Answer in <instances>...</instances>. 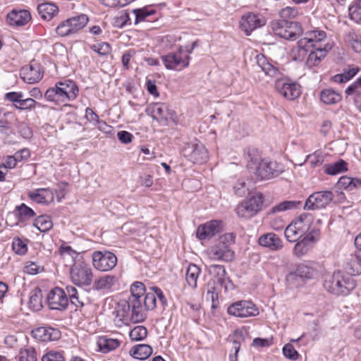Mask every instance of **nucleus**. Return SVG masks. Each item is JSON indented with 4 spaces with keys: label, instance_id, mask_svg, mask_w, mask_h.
<instances>
[{
    "label": "nucleus",
    "instance_id": "nucleus-1",
    "mask_svg": "<svg viewBox=\"0 0 361 361\" xmlns=\"http://www.w3.org/2000/svg\"><path fill=\"white\" fill-rule=\"evenodd\" d=\"M248 170L259 180H269L279 176L284 171L282 165L269 159H262L255 149L247 152Z\"/></svg>",
    "mask_w": 361,
    "mask_h": 361
},
{
    "label": "nucleus",
    "instance_id": "nucleus-2",
    "mask_svg": "<svg viewBox=\"0 0 361 361\" xmlns=\"http://www.w3.org/2000/svg\"><path fill=\"white\" fill-rule=\"evenodd\" d=\"M79 90L75 82L65 80L56 83L55 86L47 90L44 98L56 105L66 104L74 100L78 95Z\"/></svg>",
    "mask_w": 361,
    "mask_h": 361
},
{
    "label": "nucleus",
    "instance_id": "nucleus-3",
    "mask_svg": "<svg viewBox=\"0 0 361 361\" xmlns=\"http://www.w3.org/2000/svg\"><path fill=\"white\" fill-rule=\"evenodd\" d=\"M118 313L123 320L133 323H140L146 319V312L142 304V299L128 298L118 302Z\"/></svg>",
    "mask_w": 361,
    "mask_h": 361
},
{
    "label": "nucleus",
    "instance_id": "nucleus-4",
    "mask_svg": "<svg viewBox=\"0 0 361 361\" xmlns=\"http://www.w3.org/2000/svg\"><path fill=\"white\" fill-rule=\"evenodd\" d=\"M356 286L353 279L341 271L334 272L327 276L324 282V288L330 293L336 295H347Z\"/></svg>",
    "mask_w": 361,
    "mask_h": 361
},
{
    "label": "nucleus",
    "instance_id": "nucleus-5",
    "mask_svg": "<svg viewBox=\"0 0 361 361\" xmlns=\"http://www.w3.org/2000/svg\"><path fill=\"white\" fill-rule=\"evenodd\" d=\"M270 27L276 35L288 40H295L303 32L299 23L285 19L273 20Z\"/></svg>",
    "mask_w": 361,
    "mask_h": 361
},
{
    "label": "nucleus",
    "instance_id": "nucleus-6",
    "mask_svg": "<svg viewBox=\"0 0 361 361\" xmlns=\"http://www.w3.org/2000/svg\"><path fill=\"white\" fill-rule=\"evenodd\" d=\"M263 202L262 193L257 192L237 206L236 214L240 218L250 219L262 209Z\"/></svg>",
    "mask_w": 361,
    "mask_h": 361
},
{
    "label": "nucleus",
    "instance_id": "nucleus-7",
    "mask_svg": "<svg viewBox=\"0 0 361 361\" xmlns=\"http://www.w3.org/2000/svg\"><path fill=\"white\" fill-rule=\"evenodd\" d=\"M210 269H213L216 276L207 283L206 295H209L212 293H219V286L224 288L226 291L233 288V284L226 277V271L224 266L214 264L212 265Z\"/></svg>",
    "mask_w": 361,
    "mask_h": 361
},
{
    "label": "nucleus",
    "instance_id": "nucleus-8",
    "mask_svg": "<svg viewBox=\"0 0 361 361\" xmlns=\"http://www.w3.org/2000/svg\"><path fill=\"white\" fill-rule=\"evenodd\" d=\"M71 279L77 286H89L92 281L93 274L90 265L84 262H75L71 269Z\"/></svg>",
    "mask_w": 361,
    "mask_h": 361
},
{
    "label": "nucleus",
    "instance_id": "nucleus-9",
    "mask_svg": "<svg viewBox=\"0 0 361 361\" xmlns=\"http://www.w3.org/2000/svg\"><path fill=\"white\" fill-rule=\"evenodd\" d=\"M227 313L236 317L245 318L257 316L259 312L252 301L240 300L229 305L227 308Z\"/></svg>",
    "mask_w": 361,
    "mask_h": 361
},
{
    "label": "nucleus",
    "instance_id": "nucleus-10",
    "mask_svg": "<svg viewBox=\"0 0 361 361\" xmlns=\"http://www.w3.org/2000/svg\"><path fill=\"white\" fill-rule=\"evenodd\" d=\"M92 263L96 269L108 271L116 267L117 257L109 251H95L92 253Z\"/></svg>",
    "mask_w": 361,
    "mask_h": 361
},
{
    "label": "nucleus",
    "instance_id": "nucleus-11",
    "mask_svg": "<svg viewBox=\"0 0 361 361\" xmlns=\"http://www.w3.org/2000/svg\"><path fill=\"white\" fill-rule=\"evenodd\" d=\"M161 59L167 69L181 71L189 66L190 57L188 54L178 51L164 55Z\"/></svg>",
    "mask_w": 361,
    "mask_h": 361
},
{
    "label": "nucleus",
    "instance_id": "nucleus-12",
    "mask_svg": "<svg viewBox=\"0 0 361 361\" xmlns=\"http://www.w3.org/2000/svg\"><path fill=\"white\" fill-rule=\"evenodd\" d=\"M334 195L331 191H319L310 195L306 200L304 209L314 210L325 208L333 200Z\"/></svg>",
    "mask_w": 361,
    "mask_h": 361
},
{
    "label": "nucleus",
    "instance_id": "nucleus-13",
    "mask_svg": "<svg viewBox=\"0 0 361 361\" xmlns=\"http://www.w3.org/2000/svg\"><path fill=\"white\" fill-rule=\"evenodd\" d=\"M47 303L51 310L63 311L68 305V298L66 293L61 288L56 287L48 294Z\"/></svg>",
    "mask_w": 361,
    "mask_h": 361
},
{
    "label": "nucleus",
    "instance_id": "nucleus-14",
    "mask_svg": "<svg viewBox=\"0 0 361 361\" xmlns=\"http://www.w3.org/2000/svg\"><path fill=\"white\" fill-rule=\"evenodd\" d=\"M184 155L195 164H202L208 159V152L202 144H190L183 149Z\"/></svg>",
    "mask_w": 361,
    "mask_h": 361
},
{
    "label": "nucleus",
    "instance_id": "nucleus-15",
    "mask_svg": "<svg viewBox=\"0 0 361 361\" xmlns=\"http://www.w3.org/2000/svg\"><path fill=\"white\" fill-rule=\"evenodd\" d=\"M264 25H265L264 19L259 18L258 15L253 13H247L243 15L240 20V28L247 36L253 30Z\"/></svg>",
    "mask_w": 361,
    "mask_h": 361
},
{
    "label": "nucleus",
    "instance_id": "nucleus-16",
    "mask_svg": "<svg viewBox=\"0 0 361 361\" xmlns=\"http://www.w3.org/2000/svg\"><path fill=\"white\" fill-rule=\"evenodd\" d=\"M221 229V221L212 220L198 226L197 229V237L201 240L209 239L219 233Z\"/></svg>",
    "mask_w": 361,
    "mask_h": 361
},
{
    "label": "nucleus",
    "instance_id": "nucleus-17",
    "mask_svg": "<svg viewBox=\"0 0 361 361\" xmlns=\"http://www.w3.org/2000/svg\"><path fill=\"white\" fill-rule=\"evenodd\" d=\"M319 238V231H312L297 242L293 249L294 255L299 257L306 255L312 248V243Z\"/></svg>",
    "mask_w": 361,
    "mask_h": 361
},
{
    "label": "nucleus",
    "instance_id": "nucleus-18",
    "mask_svg": "<svg viewBox=\"0 0 361 361\" xmlns=\"http://www.w3.org/2000/svg\"><path fill=\"white\" fill-rule=\"evenodd\" d=\"M276 89L285 98L293 100L301 94L300 86L294 82H288L284 80H279L276 82Z\"/></svg>",
    "mask_w": 361,
    "mask_h": 361
},
{
    "label": "nucleus",
    "instance_id": "nucleus-19",
    "mask_svg": "<svg viewBox=\"0 0 361 361\" xmlns=\"http://www.w3.org/2000/svg\"><path fill=\"white\" fill-rule=\"evenodd\" d=\"M20 78L24 82L34 84L39 82L43 77V72L38 63H32L23 67L20 72Z\"/></svg>",
    "mask_w": 361,
    "mask_h": 361
},
{
    "label": "nucleus",
    "instance_id": "nucleus-20",
    "mask_svg": "<svg viewBox=\"0 0 361 361\" xmlns=\"http://www.w3.org/2000/svg\"><path fill=\"white\" fill-rule=\"evenodd\" d=\"M210 258L214 260L231 262L234 259V252L231 247L217 243L209 249Z\"/></svg>",
    "mask_w": 361,
    "mask_h": 361
},
{
    "label": "nucleus",
    "instance_id": "nucleus-21",
    "mask_svg": "<svg viewBox=\"0 0 361 361\" xmlns=\"http://www.w3.org/2000/svg\"><path fill=\"white\" fill-rule=\"evenodd\" d=\"M33 336L39 341L47 342L56 341L61 336L60 331L51 326H41L32 331Z\"/></svg>",
    "mask_w": 361,
    "mask_h": 361
},
{
    "label": "nucleus",
    "instance_id": "nucleus-22",
    "mask_svg": "<svg viewBox=\"0 0 361 361\" xmlns=\"http://www.w3.org/2000/svg\"><path fill=\"white\" fill-rule=\"evenodd\" d=\"M319 264L314 262L302 263L297 267L296 273L300 279H312L319 275Z\"/></svg>",
    "mask_w": 361,
    "mask_h": 361
},
{
    "label": "nucleus",
    "instance_id": "nucleus-23",
    "mask_svg": "<svg viewBox=\"0 0 361 361\" xmlns=\"http://www.w3.org/2000/svg\"><path fill=\"white\" fill-rule=\"evenodd\" d=\"M261 246L269 248L271 251L279 250L283 247L282 240L274 233H268L261 235L258 240Z\"/></svg>",
    "mask_w": 361,
    "mask_h": 361
},
{
    "label": "nucleus",
    "instance_id": "nucleus-24",
    "mask_svg": "<svg viewBox=\"0 0 361 361\" xmlns=\"http://www.w3.org/2000/svg\"><path fill=\"white\" fill-rule=\"evenodd\" d=\"M331 48V47L326 45L324 48L310 49V54L306 61V66L310 68L318 66Z\"/></svg>",
    "mask_w": 361,
    "mask_h": 361
},
{
    "label": "nucleus",
    "instance_id": "nucleus-25",
    "mask_svg": "<svg viewBox=\"0 0 361 361\" xmlns=\"http://www.w3.org/2000/svg\"><path fill=\"white\" fill-rule=\"evenodd\" d=\"M168 111V106L164 103H155L146 109L147 115L158 121H166L169 115Z\"/></svg>",
    "mask_w": 361,
    "mask_h": 361
},
{
    "label": "nucleus",
    "instance_id": "nucleus-26",
    "mask_svg": "<svg viewBox=\"0 0 361 361\" xmlns=\"http://www.w3.org/2000/svg\"><path fill=\"white\" fill-rule=\"evenodd\" d=\"M7 19L10 25L21 26L25 25L31 19V16L26 10L12 11L7 15Z\"/></svg>",
    "mask_w": 361,
    "mask_h": 361
},
{
    "label": "nucleus",
    "instance_id": "nucleus-27",
    "mask_svg": "<svg viewBox=\"0 0 361 361\" xmlns=\"http://www.w3.org/2000/svg\"><path fill=\"white\" fill-rule=\"evenodd\" d=\"M309 51H310V48L308 44V40L300 39L298 42L297 46L291 50L290 56L294 61H302Z\"/></svg>",
    "mask_w": 361,
    "mask_h": 361
},
{
    "label": "nucleus",
    "instance_id": "nucleus-28",
    "mask_svg": "<svg viewBox=\"0 0 361 361\" xmlns=\"http://www.w3.org/2000/svg\"><path fill=\"white\" fill-rule=\"evenodd\" d=\"M121 345V341L116 338H111L107 336L99 337L97 345L99 350L104 353H108L116 349Z\"/></svg>",
    "mask_w": 361,
    "mask_h": 361
},
{
    "label": "nucleus",
    "instance_id": "nucleus-29",
    "mask_svg": "<svg viewBox=\"0 0 361 361\" xmlns=\"http://www.w3.org/2000/svg\"><path fill=\"white\" fill-rule=\"evenodd\" d=\"M37 11L42 18L50 20L58 13L59 8L55 4L46 2L39 4Z\"/></svg>",
    "mask_w": 361,
    "mask_h": 361
},
{
    "label": "nucleus",
    "instance_id": "nucleus-30",
    "mask_svg": "<svg viewBox=\"0 0 361 361\" xmlns=\"http://www.w3.org/2000/svg\"><path fill=\"white\" fill-rule=\"evenodd\" d=\"M312 216L310 214L304 213L302 214L297 219L291 222L293 225L295 226V228L300 231V233L305 235L309 232L310 226L312 224Z\"/></svg>",
    "mask_w": 361,
    "mask_h": 361
},
{
    "label": "nucleus",
    "instance_id": "nucleus-31",
    "mask_svg": "<svg viewBox=\"0 0 361 361\" xmlns=\"http://www.w3.org/2000/svg\"><path fill=\"white\" fill-rule=\"evenodd\" d=\"M130 353L134 358L144 360L152 355V348L147 344H139L133 346Z\"/></svg>",
    "mask_w": 361,
    "mask_h": 361
},
{
    "label": "nucleus",
    "instance_id": "nucleus-32",
    "mask_svg": "<svg viewBox=\"0 0 361 361\" xmlns=\"http://www.w3.org/2000/svg\"><path fill=\"white\" fill-rule=\"evenodd\" d=\"M341 94L333 89H325L320 92L321 101L327 105H333L341 101Z\"/></svg>",
    "mask_w": 361,
    "mask_h": 361
},
{
    "label": "nucleus",
    "instance_id": "nucleus-33",
    "mask_svg": "<svg viewBox=\"0 0 361 361\" xmlns=\"http://www.w3.org/2000/svg\"><path fill=\"white\" fill-rule=\"evenodd\" d=\"M338 187L340 188L353 191L355 189L361 186V180L356 178H351L348 176H342L339 178L337 183Z\"/></svg>",
    "mask_w": 361,
    "mask_h": 361
},
{
    "label": "nucleus",
    "instance_id": "nucleus-34",
    "mask_svg": "<svg viewBox=\"0 0 361 361\" xmlns=\"http://www.w3.org/2000/svg\"><path fill=\"white\" fill-rule=\"evenodd\" d=\"M117 278L112 275H105L95 280L94 288L95 290H104L111 288L117 282Z\"/></svg>",
    "mask_w": 361,
    "mask_h": 361
},
{
    "label": "nucleus",
    "instance_id": "nucleus-35",
    "mask_svg": "<svg viewBox=\"0 0 361 361\" xmlns=\"http://www.w3.org/2000/svg\"><path fill=\"white\" fill-rule=\"evenodd\" d=\"M200 272V269L196 264H190L188 265L185 274V279L188 284L191 288H197V281Z\"/></svg>",
    "mask_w": 361,
    "mask_h": 361
},
{
    "label": "nucleus",
    "instance_id": "nucleus-36",
    "mask_svg": "<svg viewBox=\"0 0 361 361\" xmlns=\"http://www.w3.org/2000/svg\"><path fill=\"white\" fill-rule=\"evenodd\" d=\"M302 205V202L295 200H286L279 203L278 204L273 207L269 212V214H276L278 212H282L290 209L298 208Z\"/></svg>",
    "mask_w": 361,
    "mask_h": 361
},
{
    "label": "nucleus",
    "instance_id": "nucleus-37",
    "mask_svg": "<svg viewBox=\"0 0 361 361\" xmlns=\"http://www.w3.org/2000/svg\"><path fill=\"white\" fill-rule=\"evenodd\" d=\"M29 307L33 311H39L42 307V293L39 288L32 290L30 293Z\"/></svg>",
    "mask_w": 361,
    "mask_h": 361
},
{
    "label": "nucleus",
    "instance_id": "nucleus-38",
    "mask_svg": "<svg viewBox=\"0 0 361 361\" xmlns=\"http://www.w3.org/2000/svg\"><path fill=\"white\" fill-rule=\"evenodd\" d=\"M348 164L343 159L325 166V172L327 174L334 176L338 173L346 171L348 170Z\"/></svg>",
    "mask_w": 361,
    "mask_h": 361
},
{
    "label": "nucleus",
    "instance_id": "nucleus-39",
    "mask_svg": "<svg viewBox=\"0 0 361 361\" xmlns=\"http://www.w3.org/2000/svg\"><path fill=\"white\" fill-rule=\"evenodd\" d=\"M33 226L36 227L38 231L43 233L49 231L52 228L53 224L49 216L42 215L35 219Z\"/></svg>",
    "mask_w": 361,
    "mask_h": 361
},
{
    "label": "nucleus",
    "instance_id": "nucleus-40",
    "mask_svg": "<svg viewBox=\"0 0 361 361\" xmlns=\"http://www.w3.org/2000/svg\"><path fill=\"white\" fill-rule=\"evenodd\" d=\"M326 37V32L322 30H314L307 32L305 34V37L302 39H307L308 44L310 49L317 48L314 42H317L323 40Z\"/></svg>",
    "mask_w": 361,
    "mask_h": 361
},
{
    "label": "nucleus",
    "instance_id": "nucleus-41",
    "mask_svg": "<svg viewBox=\"0 0 361 361\" xmlns=\"http://www.w3.org/2000/svg\"><path fill=\"white\" fill-rule=\"evenodd\" d=\"M359 71V68L356 66H352L349 68L347 71H344L343 73L341 74H336L333 77V80L335 82L343 83L348 81L352 78H353Z\"/></svg>",
    "mask_w": 361,
    "mask_h": 361
},
{
    "label": "nucleus",
    "instance_id": "nucleus-42",
    "mask_svg": "<svg viewBox=\"0 0 361 361\" xmlns=\"http://www.w3.org/2000/svg\"><path fill=\"white\" fill-rule=\"evenodd\" d=\"M69 23L71 24V27L74 33L82 29L88 23L89 18L85 14H80L79 16L68 18Z\"/></svg>",
    "mask_w": 361,
    "mask_h": 361
},
{
    "label": "nucleus",
    "instance_id": "nucleus-43",
    "mask_svg": "<svg viewBox=\"0 0 361 361\" xmlns=\"http://www.w3.org/2000/svg\"><path fill=\"white\" fill-rule=\"evenodd\" d=\"M257 59L258 66L266 75L274 76L277 73V69L275 68L273 65L267 62L263 55L257 56Z\"/></svg>",
    "mask_w": 361,
    "mask_h": 361
},
{
    "label": "nucleus",
    "instance_id": "nucleus-44",
    "mask_svg": "<svg viewBox=\"0 0 361 361\" xmlns=\"http://www.w3.org/2000/svg\"><path fill=\"white\" fill-rule=\"evenodd\" d=\"M351 20L357 23H361V0H355L348 8Z\"/></svg>",
    "mask_w": 361,
    "mask_h": 361
},
{
    "label": "nucleus",
    "instance_id": "nucleus-45",
    "mask_svg": "<svg viewBox=\"0 0 361 361\" xmlns=\"http://www.w3.org/2000/svg\"><path fill=\"white\" fill-rule=\"evenodd\" d=\"M284 235L288 241L294 243L298 241L303 235L299 231L295 225L291 223L286 228Z\"/></svg>",
    "mask_w": 361,
    "mask_h": 361
},
{
    "label": "nucleus",
    "instance_id": "nucleus-46",
    "mask_svg": "<svg viewBox=\"0 0 361 361\" xmlns=\"http://www.w3.org/2000/svg\"><path fill=\"white\" fill-rule=\"evenodd\" d=\"M147 336V330L144 326H137L134 327L129 334L132 341H138L144 340Z\"/></svg>",
    "mask_w": 361,
    "mask_h": 361
},
{
    "label": "nucleus",
    "instance_id": "nucleus-47",
    "mask_svg": "<svg viewBox=\"0 0 361 361\" xmlns=\"http://www.w3.org/2000/svg\"><path fill=\"white\" fill-rule=\"evenodd\" d=\"M130 24V18L128 13L126 11H121L118 15L113 18L112 25L117 28H122L127 24Z\"/></svg>",
    "mask_w": 361,
    "mask_h": 361
},
{
    "label": "nucleus",
    "instance_id": "nucleus-48",
    "mask_svg": "<svg viewBox=\"0 0 361 361\" xmlns=\"http://www.w3.org/2000/svg\"><path fill=\"white\" fill-rule=\"evenodd\" d=\"M130 291L131 295L129 298L142 299L145 294V286L142 282L135 281L131 285Z\"/></svg>",
    "mask_w": 361,
    "mask_h": 361
},
{
    "label": "nucleus",
    "instance_id": "nucleus-49",
    "mask_svg": "<svg viewBox=\"0 0 361 361\" xmlns=\"http://www.w3.org/2000/svg\"><path fill=\"white\" fill-rule=\"evenodd\" d=\"M16 209L18 212L19 217L21 221L30 219L36 215L35 212L24 203L16 207Z\"/></svg>",
    "mask_w": 361,
    "mask_h": 361
},
{
    "label": "nucleus",
    "instance_id": "nucleus-50",
    "mask_svg": "<svg viewBox=\"0 0 361 361\" xmlns=\"http://www.w3.org/2000/svg\"><path fill=\"white\" fill-rule=\"evenodd\" d=\"M56 32L61 37H66L74 34L71 24L69 23V20L62 21L56 28Z\"/></svg>",
    "mask_w": 361,
    "mask_h": 361
},
{
    "label": "nucleus",
    "instance_id": "nucleus-51",
    "mask_svg": "<svg viewBox=\"0 0 361 361\" xmlns=\"http://www.w3.org/2000/svg\"><path fill=\"white\" fill-rule=\"evenodd\" d=\"M37 102L32 98L24 99L21 97L17 104H15V108L20 111L31 110L35 109Z\"/></svg>",
    "mask_w": 361,
    "mask_h": 361
},
{
    "label": "nucleus",
    "instance_id": "nucleus-52",
    "mask_svg": "<svg viewBox=\"0 0 361 361\" xmlns=\"http://www.w3.org/2000/svg\"><path fill=\"white\" fill-rule=\"evenodd\" d=\"M20 361H37V353L34 348L21 349L19 353Z\"/></svg>",
    "mask_w": 361,
    "mask_h": 361
},
{
    "label": "nucleus",
    "instance_id": "nucleus-53",
    "mask_svg": "<svg viewBox=\"0 0 361 361\" xmlns=\"http://www.w3.org/2000/svg\"><path fill=\"white\" fill-rule=\"evenodd\" d=\"M144 298H142V304L145 309V312L147 310H152L156 307V302L157 298L154 293H147L144 295Z\"/></svg>",
    "mask_w": 361,
    "mask_h": 361
},
{
    "label": "nucleus",
    "instance_id": "nucleus-54",
    "mask_svg": "<svg viewBox=\"0 0 361 361\" xmlns=\"http://www.w3.org/2000/svg\"><path fill=\"white\" fill-rule=\"evenodd\" d=\"M133 12L135 15V24H137L141 21H144L147 17L155 13L154 10L147 11L146 8L134 9Z\"/></svg>",
    "mask_w": 361,
    "mask_h": 361
},
{
    "label": "nucleus",
    "instance_id": "nucleus-55",
    "mask_svg": "<svg viewBox=\"0 0 361 361\" xmlns=\"http://www.w3.org/2000/svg\"><path fill=\"white\" fill-rule=\"evenodd\" d=\"M305 161L309 162L311 166L315 167L322 164L324 157L321 152H316L312 154L307 156Z\"/></svg>",
    "mask_w": 361,
    "mask_h": 361
},
{
    "label": "nucleus",
    "instance_id": "nucleus-56",
    "mask_svg": "<svg viewBox=\"0 0 361 361\" xmlns=\"http://www.w3.org/2000/svg\"><path fill=\"white\" fill-rule=\"evenodd\" d=\"M91 49L101 56L107 55L111 51V46L107 42L93 44L91 46Z\"/></svg>",
    "mask_w": 361,
    "mask_h": 361
},
{
    "label": "nucleus",
    "instance_id": "nucleus-57",
    "mask_svg": "<svg viewBox=\"0 0 361 361\" xmlns=\"http://www.w3.org/2000/svg\"><path fill=\"white\" fill-rule=\"evenodd\" d=\"M348 268V272L351 275H359L361 274V259L358 257L352 259Z\"/></svg>",
    "mask_w": 361,
    "mask_h": 361
},
{
    "label": "nucleus",
    "instance_id": "nucleus-58",
    "mask_svg": "<svg viewBox=\"0 0 361 361\" xmlns=\"http://www.w3.org/2000/svg\"><path fill=\"white\" fill-rule=\"evenodd\" d=\"M233 190L235 195L243 197L248 192L249 188L245 180H239L233 186Z\"/></svg>",
    "mask_w": 361,
    "mask_h": 361
},
{
    "label": "nucleus",
    "instance_id": "nucleus-59",
    "mask_svg": "<svg viewBox=\"0 0 361 361\" xmlns=\"http://www.w3.org/2000/svg\"><path fill=\"white\" fill-rule=\"evenodd\" d=\"M298 12L296 8L295 7H290L287 6L284 8H282L279 11V16L281 19H285L286 18H294L297 16Z\"/></svg>",
    "mask_w": 361,
    "mask_h": 361
},
{
    "label": "nucleus",
    "instance_id": "nucleus-60",
    "mask_svg": "<svg viewBox=\"0 0 361 361\" xmlns=\"http://www.w3.org/2000/svg\"><path fill=\"white\" fill-rule=\"evenodd\" d=\"M283 353L286 357L293 360H297L299 355L298 351L290 343H287L283 346Z\"/></svg>",
    "mask_w": 361,
    "mask_h": 361
},
{
    "label": "nucleus",
    "instance_id": "nucleus-61",
    "mask_svg": "<svg viewBox=\"0 0 361 361\" xmlns=\"http://www.w3.org/2000/svg\"><path fill=\"white\" fill-rule=\"evenodd\" d=\"M13 251L18 255H24L27 249L25 243L20 238H15L12 243Z\"/></svg>",
    "mask_w": 361,
    "mask_h": 361
},
{
    "label": "nucleus",
    "instance_id": "nucleus-62",
    "mask_svg": "<svg viewBox=\"0 0 361 361\" xmlns=\"http://www.w3.org/2000/svg\"><path fill=\"white\" fill-rule=\"evenodd\" d=\"M42 361H65V358L60 352L50 351L42 357Z\"/></svg>",
    "mask_w": 361,
    "mask_h": 361
},
{
    "label": "nucleus",
    "instance_id": "nucleus-63",
    "mask_svg": "<svg viewBox=\"0 0 361 361\" xmlns=\"http://www.w3.org/2000/svg\"><path fill=\"white\" fill-rule=\"evenodd\" d=\"M345 93L347 95L361 94V76L345 90Z\"/></svg>",
    "mask_w": 361,
    "mask_h": 361
},
{
    "label": "nucleus",
    "instance_id": "nucleus-64",
    "mask_svg": "<svg viewBox=\"0 0 361 361\" xmlns=\"http://www.w3.org/2000/svg\"><path fill=\"white\" fill-rule=\"evenodd\" d=\"M235 235L233 233H228L221 235L218 243L231 247L235 242Z\"/></svg>",
    "mask_w": 361,
    "mask_h": 361
}]
</instances>
